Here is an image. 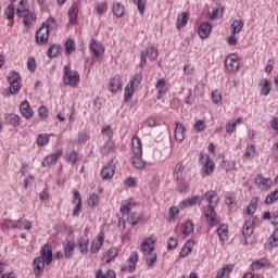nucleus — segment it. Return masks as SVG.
<instances>
[{"label":"nucleus","instance_id":"nucleus-1","mask_svg":"<svg viewBox=\"0 0 278 278\" xmlns=\"http://www.w3.org/2000/svg\"><path fill=\"white\" fill-rule=\"evenodd\" d=\"M53 262V249L46 243L40 249V255L34 258L33 266L36 277H40L45 271V264L49 265Z\"/></svg>","mask_w":278,"mask_h":278},{"label":"nucleus","instance_id":"nucleus-2","mask_svg":"<svg viewBox=\"0 0 278 278\" xmlns=\"http://www.w3.org/2000/svg\"><path fill=\"white\" fill-rule=\"evenodd\" d=\"M131 144L134 156L130 157V163L134 168L142 170L147 166V163L142 160V140H140V137L135 136L131 139Z\"/></svg>","mask_w":278,"mask_h":278},{"label":"nucleus","instance_id":"nucleus-3","mask_svg":"<svg viewBox=\"0 0 278 278\" xmlns=\"http://www.w3.org/2000/svg\"><path fill=\"white\" fill-rule=\"evenodd\" d=\"M142 84V73L138 72L132 76V79L126 85L125 92H124V101H131L134 97V92L136 88H138Z\"/></svg>","mask_w":278,"mask_h":278},{"label":"nucleus","instance_id":"nucleus-4","mask_svg":"<svg viewBox=\"0 0 278 278\" xmlns=\"http://www.w3.org/2000/svg\"><path fill=\"white\" fill-rule=\"evenodd\" d=\"M7 81L10 84V94H18L21 91V74L12 71L7 78Z\"/></svg>","mask_w":278,"mask_h":278},{"label":"nucleus","instance_id":"nucleus-5","mask_svg":"<svg viewBox=\"0 0 278 278\" xmlns=\"http://www.w3.org/2000/svg\"><path fill=\"white\" fill-rule=\"evenodd\" d=\"M200 164L202 165L201 174L203 177L214 173V161L210 160V156L203 152L200 153Z\"/></svg>","mask_w":278,"mask_h":278},{"label":"nucleus","instance_id":"nucleus-6","mask_svg":"<svg viewBox=\"0 0 278 278\" xmlns=\"http://www.w3.org/2000/svg\"><path fill=\"white\" fill-rule=\"evenodd\" d=\"M16 14L20 18H23V24L25 29H29V27H31V22H36V20L38 18V16L36 15V13L27 11V10H23L21 8L16 9Z\"/></svg>","mask_w":278,"mask_h":278},{"label":"nucleus","instance_id":"nucleus-7","mask_svg":"<svg viewBox=\"0 0 278 278\" xmlns=\"http://www.w3.org/2000/svg\"><path fill=\"white\" fill-rule=\"evenodd\" d=\"M35 40L38 47H45L49 42V28L41 24L35 34Z\"/></svg>","mask_w":278,"mask_h":278},{"label":"nucleus","instance_id":"nucleus-8","mask_svg":"<svg viewBox=\"0 0 278 278\" xmlns=\"http://www.w3.org/2000/svg\"><path fill=\"white\" fill-rule=\"evenodd\" d=\"M64 155V151L62 149H59L55 151V153L49 154L46 157H43L41 165L43 168H51V166H55L58 164V160Z\"/></svg>","mask_w":278,"mask_h":278},{"label":"nucleus","instance_id":"nucleus-9","mask_svg":"<svg viewBox=\"0 0 278 278\" xmlns=\"http://www.w3.org/2000/svg\"><path fill=\"white\" fill-rule=\"evenodd\" d=\"M225 66L230 73H236L240 68V58L237 54H230L225 60Z\"/></svg>","mask_w":278,"mask_h":278},{"label":"nucleus","instance_id":"nucleus-10","mask_svg":"<svg viewBox=\"0 0 278 278\" xmlns=\"http://www.w3.org/2000/svg\"><path fill=\"white\" fill-rule=\"evenodd\" d=\"M132 207H136V200L129 198L121 202L119 212L123 216H127L131 213Z\"/></svg>","mask_w":278,"mask_h":278},{"label":"nucleus","instance_id":"nucleus-11","mask_svg":"<svg viewBox=\"0 0 278 278\" xmlns=\"http://www.w3.org/2000/svg\"><path fill=\"white\" fill-rule=\"evenodd\" d=\"M214 207L216 206H206L204 208V216L211 227H216V225H218V217H216V211L214 210Z\"/></svg>","mask_w":278,"mask_h":278},{"label":"nucleus","instance_id":"nucleus-12","mask_svg":"<svg viewBox=\"0 0 278 278\" xmlns=\"http://www.w3.org/2000/svg\"><path fill=\"white\" fill-rule=\"evenodd\" d=\"M73 205H75V207L73 208L72 214L74 217L77 218L79 214H81V210H83L81 193H79V191H74Z\"/></svg>","mask_w":278,"mask_h":278},{"label":"nucleus","instance_id":"nucleus-13","mask_svg":"<svg viewBox=\"0 0 278 278\" xmlns=\"http://www.w3.org/2000/svg\"><path fill=\"white\" fill-rule=\"evenodd\" d=\"M203 203V197L194 195L193 198H188L179 203V208L192 207L194 205H201Z\"/></svg>","mask_w":278,"mask_h":278},{"label":"nucleus","instance_id":"nucleus-14","mask_svg":"<svg viewBox=\"0 0 278 278\" xmlns=\"http://www.w3.org/2000/svg\"><path fill=\"white\" fill-rule=\"evenodd\" d=\"M21 223H23V219H3V222L0 225V229L2 231H8V229H21Z\"/></svg>","mask_w":278,"mask_h":278},{"label":"nucleus","instance_id":"nucleus-15","mask_svg":"<svg viewBox=\"0 0 278 278\" xmlns=\"http://www.w3.org/2000/svg\"><path fill=\"white\" fill-rule=\"evenodd\" d=\"M255 184L261 190H269L273 187V179L265 178L262 174H258L255 178Z\"/></svg>","mask_w":278,"mask_h":278},{"label":"nucleus","instance_id":"nucleus-16","mask_svg":"<svg viewBox=\"0 0 278 278\" xmlns=\"http://www.w3.org/2000/svg\"><path fill=\"white\" fill-rule=\"evenodd\" d=\"M123 88V79H121L119 75H115L110 79L109 90L110 92H118Z\"/></svg>","mask_w":278,"mask_h":278},{"label":"nucleus","instance_id":"nucleus-17","mask_svg":"<svg viewBox=\"0 0 278 278\" xmlns=\"http://www.w3.org/2000/svg\"><path fill=\"white\" fill-rule=\"evenodd\" d=\"M129 265L128 266H124L121 268L122 273L125 271H129V273H134V270H136V264H138V252H132L128 258Z\"/></svg>","mask_w":278,"mask_h":278},{"label":"nucleus","instance_id":"nucleus-18","mask_svg":"<svg viewBox=\"0 0 278 278\" xmlns=\"http://www.w3.org/2000/svg\"><path fill=\"white\" fill-rule=\"evenodd\" d=\"M89 49H90L91 53L94 55V58H97V60H99V58H101V53H103V51H104L101 42H99L94 39H92L90 41Z\"/></svg>","mask_w":278,"mask_h":278},{"label":"nucleus","instance_id":"nucleus-19","mask_svg":"<svg viewBox=\"0 0 278 278\" xmlns=\"http://www.w3.org/2000/svg\"><path fill=\"white\" fill-rule=\"evenodd\" d=\"M155 250V241L151 239H144L141 243V253H143L144 256L151 255L153 251Z\"/></svg>","mask_w":278,"mask_h":278},{"label":"nucleus","instance_id":"nucleus-20","mask_svg":"<svg viewBox=\"0 0 278 278\" xmlns=\"http://www.w3.org/2000/svg\"><path fill=\"white\" fill-rule=\"evenodd\" d=\"M20 112H21L22 116H24V118H27V121H29V118H31V116H34V110L31 109V106L29 105V102L27 100L23 101L20 104Z\"/></svg>","mask_w":278,"mask_h":278},{"label":"nucleus","instance_id":"nucleus-21","mask_svg":"<svg viewBox=\"0 0 278 278\" xmlns=\"http://www.w3.org/2000/svg\"><path fill=\"white\" fill-rule=\"evenodd\" d=\"M115 170H116V166H114L113 162H110L101 170L102 179H105V180L112 179V177H114Z\"/></svg>","mask_w":278,"mask_h":278},{"label":"nucleus","instance_id":"nucleus-22","mask_svg":"<svg viewBox=\"0 0 278 278\" xmlns=\"http://www.w3.org/2000/svg\"><path fill=\"white\" fill-rule=\"evenodd\" d=\"M198 34L203 40L210 38V35L212 34V25L207 22L202 23L198 28Z\"/></svg>","mask_w":278,"mask_h":278},{"label":"nucleus","instance_id":"nucleus-23","mask_svg":"<svg viewBox=\"0 0 278 278\" xmlns=\"http://www.w3.org/2000/svg\"><path fill=\"white\" fill-rule=\"evenodd\" d=\"M252 270H261V268H270V260L267 257L258 258L251 264Z\"/></svg>","mask_w":278,"mask_h":278},{"label":"nucleus","instance_id":"nucleus-24","mask_svg":"<svg viewBox=\"0 0 278 278\" xmlns=\"http://www.w3.org/2000/svg\"><path fill=\"white\" fill-rule=\"evenodd\" d=\"M5 123L16 129V127H21V116L16 113H9L5 116Z\"/></svg>","mask_w":278,"mask_h":278},{"label":"nucleus","instance_id":"nucleus-25","mask_svg":"<svg viewBox=\"0 0 278 278\" xmlns=\"http://www.w3.org/2000/svg\"><path fill=\"white\" fill-rule=\"evenodd\" d=\"M174 136L177 142H184V140H186V127L184 124L176 123Z\"/></svg>","mask_w":278,"mask_h":278},{"label":"nucleus","instance_id":"nucleus-26","mask_svg":"<svg viewBox=\"0 0 278 278\" xmlns=\"http://www.w3.org/2000/svg\"><path fill=\"white\" fill-rule=\"evenodd\" d=\"M103 242H104V235L103 232H100L91 244V248H90L91 253H99V251H101V248L103 247Z\"/></svg>","mask_w":278,"mask_h":278},{"label":"nucleus","instance_id":"nucleus-27","mask_svg":"<svg viewBox=\"0 0 278 278\" xmlns=\"http://www.w3.org/2000/svg\"><path fill=\"white\" fill-rule=\"evenodd\" d=\"M204 199L207 201L208 206L216 207V205H218L219 198L216 191H206Z\"/></svg>","mask_w":278,"mask_h":278},{"label":"nucleus","instance_id":"nucleus-28","mask_svg":"<svg viewBox=\"0 0 278 278\" xmlns=\"http://www.w3.org/2000/svg\"><path fill=\"white\" fill-rule=\"evenodd\" d=\"M155 88L157 91L156 99H162L163 97L166 96V79L160 78L156 84Z\"/></svg>","mask_w":278,"mask_h":278},{"label":"nucleus","instance_id":"nucleus-29","mask_svg":"<svg viewBox=\"0 0 278 278\" xmlns=\"http://www.w3.org/2000/svg\"><path fill=\"white\" fill-rule=\"evenodd\" d=\"M184 170H186V166L184 165V162H178L174 169V179H176L177 181H182Z\"/></svg>","mask_w":278,"mask_h":278},{"label":"nucleus","instance_id":"nucleus-30","mask_svg":"<svg viewBox=\"0 0 278 278\" xmlns=\"http://www.w3.org/2000/svg\"><path fill=\"white\" fill-rule=\"evenodd\" d=\"M217 235L220 240V242H225L227 240V237L229 236V228L227 225L222 224L217 227Z\"/></svg>","mask_w":278,"mask_h":278},{"label":"nucleus","instance_id":"nucleus-31","mask_svg":"<svg viewBox=\"0 0 278 278\" xmlns=\"http://www.w3.org/2000/svg\"><path fill=\"white\" fill-rule=\"evenodd\" d=\"M60 51H62V47L58 43H53L49 47L47 55L50 60H53V58H58V55H60Z\"/></svg>","mask_w":278,"mask_h":278},{"label":"nucleus","instance_id":"nucleus-32","mask_svg":"<svg viewBox=\"0 0 278 278\" xmlns=\"http://www.w3.org/2000/svg\"><path fill=\"white\" fill-rule=\"evenodd\" d=\"M192 247H194V241L189 240L185 243V245L180 250V256L181 257H188L190 253H192Z\"/></svg>","mask_w":278,"mask_h":278},{"label":"nucleus","instance_id":"nucleus-33","mask_svg":"<svg viewBox=\"0 0 278 278\" xmlns=\"http://www.w3.org/2000/svg\"><path fill=\"white\" fill-rule=\"evenodd\" d=\"M255 230V225L253 224V222H247L243 225V238H251V236H253V231Z\"/></svg>","mask_w":278,"mask_h":278},{"label":"nucleus","instance_id":"nucleus-34","mask_svg":"<svg viewBox=\"0 0 278 278\" xmlns=\"http://www.w3.org/2000/svg\"><path fill=\"white\" fill-rule=\"evenodd\" d=\"M113 14L117 18H123V16H125V7H123V4L119 2L113 3Z\"/></svg>","mask_w":278,"mask_h":278},{"label":"nucleus","instance_id":"nucleus-35","mask_svg":"<svg viewBox=\"0 0 278 278\" xmlns=\"http://www.w3.org/2000/svg\"><path fill=\"white\" fill-rule=\"evenodd\" d=\"M110 153H114V141L109 139L101 149L102 155H110Z\"/></svg>","mask_w":278,"mask_h":278},{"label":"nucleus","instance_id":"nucleus-36","mask_svg":"<svg viewBox=\"0 0 278 278\" xmlns=\"http://www.w3.org/2000/svg\"><path fill=\"white\" fill-rule=\"evenodd\" d=\"M262 86V94L263 97H268L270 94L271 86L270 80L268 78H264L261 80Z\"/></svg>","mask_w":278,"mask_h":278},{"label":"nucleus","instance_id":"nucleus-37","mask_svg":"<svg viewBox=\"0 0 278 278\" xmlns=\"http://www.w3.org/2000/svg\"><path fill=\"white\" fill-rule=\"evenodd\" d=\"M141 53L144 54L146 58H149V60H157V48L155 47H149L141 51Z\"/></svg>","mask_w":278,"mask_h":278},{"label":"nucleus","instance_id":"nucleus-38","mask_svg":"<svg viewBox=\"0 0 278 278\" xmlns=\"http://www.w3.org/2000/svg\"><path fill=\"white\" fill-rule=\"evenodd\" d=\"M193 231H194V223H192V220H188L184 225V228L181 230L182 238H188V236H190V233H192Z\"/></svg>","mask_w":278,"mask_h":278},{"label":"nucleus","instance_id":"nucleus-39","mask_svg":"<svg viewBox=\"0 0 278 278\" xmlns=\"http://www.w3.org/2000/svg\"><path fill=\"white\" fill-rule=\"evenodd\" d=\"M14 14H16V5L11 3L4 9V16L8 21H14Z\"/></svg>","mask_w":278,"mask_h":278},{"label":"nucleus","instance_id":"nucleus-40","mask_svg":"<svg viewBox=\"0 0 278 278\" xmlns=\"http://www.w3.org/2000/svg\"><path fill=\"white\" fill-rule=\"evenodd\" d=\"M243 27L244 23L242 22V20H235L230 26L231 34H240Z\"/></svg>","mask_w":278,"mask_h":278},{"label":"nucleus","instance_id":"nucleus-41","mask_svg":"<svg viewBox=\"0 0 278 278\" xmlns=\"http://www.w3.org/2000/svg\"><path fill=\"white\" fill-rule=\"evenodd\" d=\"M222 168H224L226 173H231V170H238V168L236 167V161L231 160L223 161Z\"/></svg>","mask_w":278,"mask_h":278},{"label":"nucleus","instance_id":"nucleus-42","mask_svg":"<svg viewBox=\"0 0 278 278\" xmlns=\"http://www.w3.org/2000/svg\"><path fill=\"white\" fill-rule=\"evenodd\" d=\"M260 199L258 198H253L250 201V204L248 205L245 212L249 216H252V214H255V211L257 210V203H258Z\"/></svg>","mask_w":278,"mask_h":278},{"label":"nucleus","instance_id":"nucleus-43","mask_svg":"<svg viewBox=\"0 0 278 278\" xmlns=\"http://www.w3.org/2000/svg\"><path fill=\"white\" fill-rule=\"evenodd\" d=\"M49 140H51L49 134H39L36 139L38 147H47Z\"/></svg>","mask_w":278,"mask_h":278},{"label":"nucleus","instance_id":"nucleus-44","mask_svg":"<svg viewBox=\"0 0 278 278\" xmlns=\"http://www.w3.org/2000/svg\"><path fill=\"white\" fill-rule=\"evenodd\" d=\"M63 84L64 86H71V65L63 67Z\"/></svg>","mask_w":278,"mask_h":278},{"label":"nucleus","instance_id":"nucleus-45","mask_svg":"<svg viewBox=\"0 0 278 278\" xmlns=\"http://www.w3.org/2000/svg\"><path fill=\"white\" fill-rule=\"evenodd\" d=\"M88 244H90V239L85 235L79 240L80 253H88Z\"/></svg>","mask_w":278,"mask_h":278},{"label":"nucleus","instance_id":"nucleus-46","mask_svg":"<svg viewBox=\"0 0 278 278\" xmlns=\"http://www.w3.org/2000/svg\"><path fill=\"white\" fill-rule=\"evenodd\" d=\"M118 255V250H116V248H111L110 250H108V252L103 255L106 264H110V262H112V260H114V257H116Z\"/></svg>","mask_w":278,"mask_h":278},{"label":"nucleus","instance_id":"nucleus-47","mask_svg":"<svg viewBox=\"0 0 278 278\" xmlns=\"http://www.w3.org/2000/svg\"><path fill=\"white\" fill-rule=\"evenodd\" d=\"M188 13H181L177 20V28L181 29V27H186V25H188Z\"/></svg>","mask_w":278,"mask_h":278},{"label":"nucleus","instance_id":"nucleus-48","mask_svg":"<svg viewBox=\"0 0 278 278\" xmlns=\"http://www.w3.org/2000/svg\"><path fill=\"white\" fill-rule=\"evenodd\" d=\"M155 262H157V254L152 252L146 256V264L148 268H153Z\"/></svg>","mask_w":278,"mask_h":278},{"label":"nucleus","instance_id":"nucleus-49","mask_svg":"<svg viewBox=\"0 0 278 278\" xmlns=\"http://www.w3.org/2000/svg\"><path fill=\"white\" fill-rule=\"evenodd\" d=\"M77 14H79V3L73 2L71 12V23H77Z\"/></svg>","mask_w":278,"mask_h":278},{"label":"nucleus","instance_id":"nucleus-50","mask_svg":"<svg viewBox=\"0 0 278 278\" xmlns=\"http://www.w3.org/2000/svg\"><path fill=\"white\" fill-rule=\"evenodd\" d=\"M41 25H45V27L48 28V31H50V29H55V27H58V21L55 17L50 16L46 22L41 23Z\"/></svg>","mask_w":278,"mask_h":278},{"label":"nucleus","instance_id":"nucleus-51","mask_svg":"<svg viewBox=\"0 0 278 278\" xmlns=\"http://www.w3.org/2000/svg\"><path fill=\"white\" fill-rule=\"evenodd\" d=\"M127 220L130 225H132V227H136L140 220V214L137 212L129 213Z\"/></svg>","mask_w":278,"mask_h":278},{"label":"nucleus","instance_id":"nucleus-52","mask_svg":"<svg viewBox=\"0 0 278 278\" xmlns=\"http://www.w3.org/2000/svg\"><path fill=\"white\" fill-rule=\"evenodd\" d=\"M275 201H278V190L277 189L275 191L270 192L265 198V204L266 205H271V203H275Z\"/></svg>","mask_w":278,"mask_h":278},{"label":"nucleus","instance_id":"nucleus-53","mask_svg":"<svg viewBox=\"0 0 278 278\" xmlns=\"http://www.w3.org/2000/svg\"><path fill=\"white\" fill-rule=\"evenodd\" d=\"M179 206H172L168 211V216H169V222L172 220H176L177 216H179L180 211H179Z\"/></svg>","mask_w":278,"mask_h":278},{"label":"nucleus","instance_id":"nucleus-54","mask_svg":"<svg viewBox=\"0 0 278 278\" xmlns=\"http://www.w3.org/2000/svg\"><path fill=\"white\" fill-rule=\"evenodd\" d=\"M207 127V124H205V121L203 119H198L195 121V124L193 126V129L198 132H201V131H205Z\"/></svg>","mask_w":278,"mask_h":278},{"label":"nucleus","instance_id":"nucleus-55","mask_svg":"<svg viewBox=\"0 0 278 278\" xmlns=\"http://www.w3.org/2000/svg\"><path fill=\"white\" fill-rule=\"evenodd\" d=\"M38 114L41 121H47V118H49V111L47 110V106L41 105L38 109Z\"/></svg>","mask_w":278,"mask_h":278},{"label":"nucleus","instance_id":"nucleus-56","mask_svg":"<svg viewBox=\"0 0 278 278\" xmlns=\"http://www.w3.org/2000/svg\"><path fill=\"white\" fill-rule=\"evenodd\" d=\"M90 137H88V134L81 132L78 135V138L74 141L76 144H86Z\"/></svg>","mask_w":278,"mask_h":278},{"label":"nucleus","instance_id":"nucleus-57","mask_svg":"<svg viewBox=\"0 0 278 278\" xmlns=\"http://www.w3.org/2000/svg\"><path fill=\"white\" fill-rule=\"evenodd\" d=\"M88 205L89 207H97L99 205V195L97 193H93L88 199Z\"/></svg>","mask_w":278,"mask_h":278},{"label":"nucleus","instance_id":"nucleus-58","mask_svg":"<svg viewBox=\"0 0 278 278\" xmlns=\"http://www.w3.org/2000/svg\"><path fill=\"white\" fill-rule=\"evenodd\" d=\"M135 5H137L139 14H144V8L147 5V0H132Z\"/></svg>","mask_w":278,"mask_h":278},{"label":"nucleus","instance_id":"nucleus-59","mask_svg":"<svg viewBox=\"0 0 278 278\" xmlns=\"http://www.w3.org/2000/svg\"><path fill=\"white\" fill-rule=\"evenodd\" d=\"M80 81L79 73L76 71L71 72V86H77Z\"/></svg>","mask_w":278,"mask_h":278},{"label":"nucleus","instance_id":"nucleus-60","mask_svg":"<svg viewBox=\"0 0 278 278\" xmlns=\"http://www.w3.org/2000/svg\"><path fill=\"white\" fill-rule=\"evenodd\" d=\"M27 70L30 73H36V59L34 56H29L27 60Z\"/></svg>","mask_w":278,"mask_h":278},{"label":"nucleus","instance_id":"nucleus-61","mask_svg":"<svg viewBox=\"0 0 278 278\" xmlns=\"http://www.w3.org/2000/svg\"><path fill=\"white\" fill-rule=\"evenodd\" d=\"M108 12V1L101 2L97 5V14H105Z\"/></svg>","mask_w":278,"mask_h":278},{"label":"nucleus","instance_id":"nucleus-62","mask_svg":"<svg viewBox=\"0 0 278 278\" xmlns=\"http://www.w3.org/2000/svg\"><path fill=\"white\" fill-rule=\"evenodd\" d=\"M245 157H250V160L255 157V147L253 144L247 147Z\"/></svg>","mask_w":278,"mask_h":278},{"label":"nucleus","instance_id":"nucleus-63","mask_svg":"<svg viewBox=\"0 0 278 278\" xmlns=\"http://www.w3.org/2000/svg\"><path fill=\"white\" fill-rule=\"evenodd\" d=\"M269 244H271V247H278V229L274 230L273 235L270 236Z\"/></svg>","mask_w":278,"mask_h":278},{"label":"nucleus","instance_id":"nucleus-64","mask_svg":"<svg viewBox=\"0 0 278 278\" xmlns=\"http://www.w3.org/2000/svg\"><path fill=\"white\" fill-rule=\"evenodd\" d=\"M40 201H48L49 200V187L46 186L43 190L39 193Z\"/></svg>","mask_w":278,"mask_h":278}]
</instances>
